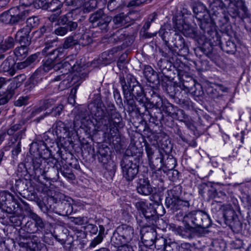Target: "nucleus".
I'll use <instances>...</instances> for the list:
<instances>
[{
  "label": "nucleus",
  "instance_id": "1",
  "mask_svg": "<svg viewBox=\"0 0 251 251\" xmlns=\"http://www.w3.org/2000/svg\"><path fill=\"white\" fill-rule=\"evenodd\" d=\"M85 133V137L81 141L79 138L73 137L68 139L70 145L75 152H81L85 166L83 173L88 178L94 179V134L92 132Z\"/></svg>",
  "mask_w": 251,
  "mask_h": 251
},
{
  "label": "nucleus",
  "instance_id": "2",
  "mask_svg": "<svg viewBox=\"0 0 251 251\" xmlns=\"http://www.w3.org/2000/svg\"><path fill=\"white\" fill-rule=\"evenodd\" d=\"M68 57L65 59H56L55 60V71H60L62 75H67L71 72H76V74L74 75L71 82L75 84L78 82V77L80 79H84L88 75L89 71L86 70L89 66L90 63L86 62V59L84 57L77 58L75 60L70 59Z\"/></svg>",
  "mask_w": 251,
  "mask_h": 251
},
{
  "label": "nucleus",
  "instance_id": "3",
  "mask_svg": "<svg viewBox=\"0 0 251 251\" xmlns=\"http://www.w3.org/2000/svg\"><path fill=\"white\" fill-rule=\"evenodd\" d=\"M95 127L98 131H108V127L113 125V113H119L115 109H110L108 111L103 103L101 95L99 93L95 95Z\"/></svg>",
  "mask_w": 251,
  "mask_h": 251
},
{
  "label": "nucleus",
  "instance_id": "4",
  "mask_svg": "<svg viewBox=\"0 0 251 251\" xmlns=\"http://www.w3.org/2000/svg\"><path fill=\"white\" fill-rule=\"evenodd\" d=\"M48 19L51 23H55L57 27L54 29L53 33L58 36H63L68 32L75 31L78 27V24L74 21L73 13H67L61 15L60 11L55 14H51Z\"/></svg>",
  "mask_w": 251,
  "mask_h": 251
},
{
  "label": "nucleus",
  "instance_id": "5",
  "mask_svg": "<svg viewBox=\"0 0 251 251\" xmlns=\"http://www.w3.org/2000/svg\"><path fill=\"white\" fill-rule=\"evenodd\" d=\"M29 153L26 155L45 173V165L43 163V160L48 159L52 155L53 152L52 150L47 146V143L42 140L32 142L30 144Z\"/></svg>",
  "mask_w": 251,
  "mask_h": 251
},
{
  "label": "nucleus",
  "instance_id": "6",
  "mask_svg": "<svg viewBox=\"0 0 251 251\" xmlns=\"http://www.w3.org/2000/svg\"><path fill=\"white\" fill-rule=\"evenodd\" d=\"M24 163H20L17 170V176L18 178H25L27 180H34L39 183L44 185L40 179L41 175H44L45 173L31 160L27 155L25 159ZM47 187V184H44Z\"/></svg>",
  "mask_w": 251,
  "mask_h": 251
},
{
  "label": "nucleus",
  "instance_id": "7",
  "mask_svg": "<svg viewBox=\"0 0 251 251\" xmlns=\"http://www.w3.org/2000/svg\"><path fill=\"white\" fill-rule=\"evenodd\" d=\"M113 125L108 127V131H103V141L112 145L117 151L123 149L120 137L117 134L118 128L123 126L122 118L120 113H113Z\"/></svg>",
  "mask_w": 251,
  "mask_h": 251
},
{
  "label": "nucleus",
  "instance_id": "8",
  "mask_svg": "<svg viewBox=\"0 0 251 251\" xmlns=\"http://www.w3.org/2000/svg\"><path fill=\"white\" fill-rule=\"evenodd\" d=\"M17 238L19 246L25 251H47L45 244L41 242L40 236L27 232L22 228L18 231Z\"/></svg>",
  "mask_w": 251,
  "mask_h": 251
},
{
  "label": "nucleus",
  "instance_id": "9",
  "mask_svg": "<svg viewBox=\"0 0 251 251\" xmlns=\"http://www.w3.org/2000/svg\"><path fill=\"white\" fill-rule=\"evenodd\" d=\"M94 100L92 99L87 105L89 111H87L82 105L76 106L73 110V112L75 115V119L76 120L80 121L82 125L84 126L85 132H89L94 134V123L91 119V118H94Z\"/></svg>",
  "mask_w": 251,
  "mask_h": 251
},
{
  "label": "nucleus",
  "instance_id": "10",
  "mask_svg": "<svg viewBox=\"0 0 251 251\" xmlns=\"http://www.w3.org/2000/svg\"><path fill=\"white\" fill-rule=\"evenodd\" d=\"M120 79L122 89L123 90V86H125L124 84H125L128 87L129 95L134 97L139 105H144L147 99L143 87L135 77L131 74H127L126 77L120 75Z\"/></svg>",
  "mask_w": 251,
  "mask_h": 251
},
{
  "label": "nucleus",
  "instance_id": "11",
  "mask_svg": "<svg viewBox=\"0 0 251 251\" xmlns=\"http://www.w3.org/2000/svg\"><path fill=\"white\" fill-rule=\"evenodd\" d=\"M209 15L212 17V20L217 21L219 27L224 29V27L228 24L229 18L226 15V3L222 0H209Z\"/></svg>",
  "mask_w": 251,
  "mask_h": 251
},
{
  "label": "nucleus",
  "instance_id": "12",
  "mask_svg": "<svg viewBox=\"0 0 251 251\" xmlns=\"http://www.w3.org/2000/svg\"><path fill=\"white\" fill-rule=\"evenodd\" d=\"M129 157H122L120 164L123 177L128 181L133 180L139 172L140 162Z\"/></svg>",
  "mask_w": 251,
  "mask_h": 251
},
{
  "label": "nucleus",
  "instance_id": "13",
  "mask_svg": "<svg viewBox=\"0 0 251 251\" xmlns=\"http://www.w3.org/2000/svg\"><path fill=\"white\" fill-rule=\"evenodd\" d=\"M184 219L196 227L203 229L209 227L212 224L209 215L202 210L191 211L184 216Z\"/></svg>",
  "mask_w": 251,
  "mask_h": 251
},
{
  "label": "nucleus",
  "instance_id": "14",
  "mask_svg": "<svg viewBox=\"0 0 251 251\" xmlns=\"http://www.w3.org/2000/svg\"><path fill=\"white\" fill-rule=\"evenodd\" d=\"M157 65L167 80H171L172 77L170 75L172 73L173 69L176 68L178 74H180L188 68V66L182 62H172L166 59L159 60L157 62Z\"/></svg>",
  "mask_w": 251,
  "mask_h": 251
},
{
  "label": "nucleus",
  "instance_id": "15",
  "mask_svg": "<svg viewBox=\"0 0 251 251\" xmlns=\"http://www.w3.org/2000/svg\"><path fill=\"white\" fill-rule=\"evenodd\" d=\"M197 19L199 20L198 25L204 36L213 39H214L215 36L218 40L219 36L217 34L215 26L217 24V21L212 20V17L209 14L200 15Z\"/></svg>",
  "mask_w": 251,
  "mask_h": 251
},
{
  "label": "nucleus",
  "instance_id": "16",
  "mask_svg": "<svg viewBox=\"0 0 251 251\" xmlns=\"http://www.w3.org/2000/svg\"><path fill=\"white\" fill-rule=\"evenodd\" d=\"M30 218L31 220L28 221L25 225V227L27 230L26 232L33 234H46L48 230V223L33 212L30 213Z\"/></svg>",
  "mask_w": 251,
  "mask_h": 251
},
{
  "label": "nucleus",
  "instance_id": "17",
  "mask_svg": "<svg viewBox=\"0 0 251 251\" xmlns=\"http://www.w3.org/2000/svg\"><path fill=\"white\" fill-rule=\"evenodd\" d=\"M74 122H63L61 121L56 122L54 132L57 139H68L73 137L78 138L77 131L74 129Z\"/></svg>",
  "mask_w": 251,
  "mask_h": 251
},
{
  "label": "nucleus",
  "instance_id": "18",
  "mask_svg": "<svg viewBox=\"0 0 251 251\" xmlns=\"http://www.w3.org/2000/svg\"><path fill=\"white\" fill-rule=\"evenodd\" d=\"M158 89L157 87H151L147 89L146 92L147 100L144 105H142L145 112H146L148 108L160 109L163 105L164 101L158 94Z\"/></svg>",
  "mask_w": 251,
  "mask_h": 251
},
{
  "label": "nucleus",
  "instance_id": "19",
  "mask_svg": "<svg viewBox=\"0 0 251 251\" xmlns=\"http://www.w3.org/2000/svg\"><path fill=\"white\" fill-rule=\"evenodd\" d=\"M125 86H123V94L124 96V101L126 103L127 106V112L130 113L133 112H135L140 114H144L145 112L144 109L142 108L141 105L140 106L137 105L135 103L134 99V97L132 95H129V91L128 87L124 84Z\"/></svg>",
  "mask_w": 251,
  "mask_h": 251
},
{
  "label": "nucleus",
  "instance_id": "20",
  "mask_svg": "<svg viewBox=\"0 0 251 251\" xmlns=\"http://www.w3.org/2000/svg\"><path fill=\"white\" fill-rule=\"evenodd\" d=\"M141 240L144 245L147 247H151L154 244L156 238L155 229L150 226L143 227L141 230Z\"/></svg>",
  "mask_w": 251,
  "mask_h": 251
},
{
  "label": "nucleus",
  "instance_id": "21",
  "mask_svg": "<svg viewBox=\"0 0 251 251\" xmlns=\"http://www.w3.org/2000/svg\"><path fill=\"white\" fill-rule=\"evenodd\" d=\"M109 18L104 14L103 9H99L95 12V28L97 32H106L109 23Z\"/></svg>",
  "mask_w": 251,
  "mask_h": 251
},
{
  "label": "nucleus",
  "instance_id": "22",
  "mask_svg": "<svg viewBox=\"0 0 251 251\" xmlns=\"http://www.w3.org/2000/svg\"><path fill=\"white\" fill-rule=\"evenodd\" d=\"M55 40L54 39L50 40V42L47 41L45 43V47L42 50V53L44 55L46 56H53L56 59H62L65 56V50L66 48H64V46L58 47L56 49H53L50 51V49L52 47L51 44L54 42Z\"/></svg>",
  "mask_w": 251,
  "mask_h": 251
},
{
  "label": "nucleus",
  "instance_id": "23",
  "mask_svg": "<svg viewBox=\"0 0 251 251\" xmlns=\"http://www.w3.org/2000/svg\"><path fill=\"white\" fill-rule=\"evenodd\" d=\"M10 15V25H15L23 24L26 19V12L25 10H22L20 6L12 7L8 9V11Z\"/></svg>",
  "mask_w": 251,
  "mask_h": 251
},
{
  "label": "nucleus",
  "instance_id": "24",
  "mask_svg": "<svg viewBox=\"0 0 251 251\" xmlns=\"http://www.w3.org/2000/svg\"><path fill=\"white\" fill-rule=\"evenodd\" d=\"M171 43L172 44V47L180 52L181 56H185L189 53V48L181 35L177 33L173 34Z\"/></svg>",
  "mask_w": 251,
  "mask_h": 251
},
{
  "label": "nucleus",
  "instance_id": "25",
  "mask_svg": "<svg viewBox=\"0 0 251 251\" xmlns=\"http://www.w3.org/2000/svg\"><path fill=\"white\" fill-rule=\"evenodd\" d=\"M16 60L12 55L8 56L0 65V72L13 76L16 73Z\"/></svg>",
  "mask_w": 251,
  "mask_h": 251
},
{
  "label": "nucleus",
  "instance_id": "26",
  "mask_svg": "<svg viewBox=\"0 0 251 251\" xmlns=\"http://www.w3.org/2000/svg\"><path fill=\"white\" fill-rule=\"evenodd\" d=\"M28 205H0V209L2 211L10 214H14L16 216H20L25 215L24 207L25 210H26Z\"/></svg>",
  "mask_w": 251,
  "mask_h": 251
},
{
  "label": "nucleus",
  "instance_id": "27",
  "mask_svg": "<svg viewBox=\"0 0 251 251\" xmlns=\"http://www.w3.org/2000/svg\"><path fill=\"white\" fill-rule=\"evenodd\" d=\"M176 33L175 31L171 29V26L169 24H164L162 25L158 31V35L164 42L165 46L170 45L172 40L173 34Z\"/></svg>",
  "mask_w": 251,
  "mask_h": 251
},
{
  "label": "nucleus",
  "instance_id": "28",
  "mask_svg": "<svg viewBox=\"0 0 251 251\" xmlns=\"http://www.w3.org/2000/svg\"><path fill=\"white\" fill-rule=\"evenodd\" d=\"M171 44L169 46H166L162 51V55L167 60H169L170 61L178 63L182 62L180 59L177 58V56H181L180 52L176 50V49H173Z\"/></svg>",
  "mask_w": 251,
  "mask_h": 251
},
{
  "label": "nucleus",
  "instance_id": "29",
  "mask_svg": "<svg viewBox=\"0 0 251 251\" xmlns=\"http://www.w3.org/2000/svg\"><path fill=\"white\" fill-rule=\"evenodd\" d=\"M33 184L32 180L19 178L15 180V187L16 191L19 193L25 190L31 192L34 189Z\"/></svg>",
  "mask_w": 251,
  "mask_h": 251
},
{
  "label": "nucleus",
  "instance_id": "30",
  "mask_svg": "<svg viewBox=\"0 0 251 251\" xmlns=\"http://www.w3.org/2000/svg\"><path fill=\"white\" fill-rule=\"evenodd\" d=\"M24 28L21 29L15 35V41L19 43L21 46L28 47L31 44V38L29 35L30 32Z\"/></svg>",
  "mask_w": 251,
  "mask_h": 251
},
{
  "label": "nucleus",
  "instance_id": "31",
  "mask_svg": "<svg viewBox=\"0 0 251 251\" xmlns=\"http://www.w3.org/2000/svg\"><path fill=\"white\" fill-rule=\"evenodd\" d=\"M15 94L7 87L5 91H0V109L7 111L9 109L8 103Z\"/></svg>",
  "mask_w": 251,
  "mask_h": 251
},
{
  "label": "nucleus",
  "instance_id": "32",
  "mask_svg": "<svg viewBox=\"0 0 251 251\" xmlns=\"http://www.w3.org/2000/svg\"><path fill=\"white\" fill-rule=\"evenodd\" d=\"M18 199H16L15 197L8 191H0V204H9L13 202L15 204H20L19 200H20L23 204H27L26 202H24L21 198L17 197Z\"/></svg>",
  "mask_w": 251,
  "mask_h": 251
},
{
  "label": "nucleus",
  "instance_id": "33",
  "mask_svg": "<svg viewBox=\"0 0 251 251\" xmlns=\"http://www.w3.org/2000/svg\"><path fill=\"white\" fill-rule=\"evenodd\" d=\"M181 186L178 185L174 187L173 189L168 191V196L166 197L165 204H177L180 202L188 203V201H182L176 195V192L179 190L180 191Z\"/></svg>",
  "mask_w": 251,
  "mask_h": 251
},
{
  "label": "nucleus",
  "instance_id": "34",
  "mask_svg": "<svg viewBox=\"0 0 251 251\" xmlns=\"http://www.w3.org/2000/svg\"><path fill=\"white\" fill-rule=\"evenodd\" d=\"M136 189L138 193L143 195H149L152 191V187L148 178L139 179Z\"/></svg>",
  "mask_w": 251,
  "mask_h": 251
},
{
  "label": "nucleus",
  "instance_id": "35",
  "mask_svg": "<svg viewBox=\"0 0 251 251\" xmlns=\"http://www.w3.org/2000/svg\"><path fill=\"white\" fill-rule=\"evenodd\" d=\"M176 27L178 31L181 32L185 36L192 38H194L198 36L197 31L193 27L189 26L187 24H181L177 22L176 23Z\"/></svg>",
  "mask_w": 251,
  "mask_h": 251
},
{
  "label": "nucleus",
  "instance_id": "36",
  "mask_svg": "<svg viewBox=\"0 0 251 251\" xmlns=\"http://www.w3.org/2000/svg\"><path fill=\"white\" fill-rule=\"evenodd\" d=\"M148 111L150 118L149 121L150 123H151L156 126L162 124L164 121V116L160 109L153 108L151 109L150 111Z\"/></svg>",
  "mask_w": 251,
  "mask_h": 251
},
{
  "label": "nucleus",
  "instance_id": "37",
  "mask_svg": "<svg viewBox=\"0 0 251 251\" xmlns=\"http://www.w3.org/2000/svg\"><path fill=\"white\" fill-rule=\"evenodd\" d=\"M116 230L128 244L132 240L134 235V230L131 226L127 225H122L119 226Z\"/></svg>",
  "mask_w": 251,
  "mask_h": 251
},
{
  "label": "nucleus",
  "instance_id": "38",
  "mask_svg": "<svg viewBox=\"0 0 251 251\" xmlns=\"http://www.w3.org/2000/svg\"><path fill=\"white\" fill-rule=\"evenodd\" d=\"M165 151H162L157 154L155 157L149 161V164L152 170H159L163 168V162L165 159Z\"/></svg>",
  "mask_w": 251,
  "mask_h": 251
},
{
  "label": "nucleus",
  "instance_id": "39",
  "mask_svg": "<svg viewBox=\"0 0 251 251\" xmlns=\"http://www.w3.org/2000/svg\"><path fill=\"white\" fill-rule=\"evenodd\" d=\"M198 189L199 194L207 201L215 191V188L210 183H202L199 185Z\"/></svg>",
  "mask_w": 251,
  "mask_h": 251
},
{
  "label": "nucleus",
  "instance_id": "40",
  "mask_svg": "<svg viewBox=\"0 0 251 251\" xmlns=\"http://www.w3.org/2000/svg\"><path fill=\"white\" fill-rule=\"evenodd\" d=\"M213 47L211 43L209 41H205L203 44L195 50L196 54L197 55V51L199 50L201 51L211 60H214L215 59V57L214 53L213 52Z\"/></svg>",
  "mask_w": 251,
  "mask_h": 251
},
{
  "label": "nucleus",
  "instance_id": "41",
  "mask_svg": "<svg viewBox=\"0 0 251 251\" xmlns=\"http://www.w3.org/2000/svg\"><path fill=\"white\" fill-rule=\"evenodd\" d=\"M110 151L109 148L106 145H99L98 147L97 156L100 162L105 164L108 161L109 158L108 153Z\"/></svg>",
  "mask_w": 251,
  "mask_h": 251
},
{
  "label": "nucleus",
  "instance_id": "42",
  "mask_svg": "<svg viewBox=\"0 0 251 251\" xmlns=\"http://www.w3.org/2000/svg\"><path fill=\"white\" fill-rule=\"evenodd\" d=\"M217 44L220 46L221 49L227 53L233 54L236 51V46L235 44L230 40H228L225 43H223L221 40V37L218 40H216Z\"/></svg>",
  "mask_w": 251,
  "mask_h": 251
},
{
  "label": "nucleus",
  "instance_id": "43",
  "mask_svg": "<svg viewBox=\"0 0 251 251\" xmlns=\"http://www.w3.org/2000/svg\"><path fill=\"white\" fill-rule=\"evenodd\" d=\"M141 149L135 146L132 145L128 147L126 151L125 154L123 157H129L131 158L132 160H137L140 162V157H141Z\"/></svg>",
  "mask_w": 251,
  "mask_h": 251
},
{
  "label": "nucleus",
  "instance_id": "44",
  "mask_svg": "<svg viewBox=\"0 0 251 251\" xmlns=\"http://www.w3.org/2000/svg\"><path fill=\"white\" fill-rule=\"evenodd\" d=\"M163 91L172 99L175 100L179 96L181 92H179L177 86L174 84L162 83Z\"/></svg>",
  "mask_w": 251,
  "mask_h": 251
},
{
  "label": "nucleus",
  "instance_id": "45",
  "mask_svg": "<svg viewBox=\"0 0 251 251\" xmlns=\"http://www.w3.org/2000/svg\"><path fill=\"white\" fill-rule=\"evenodd\" d=\"M177 234L184 238H191L194 235L195 228L189 225H186L184 226H178L176 230Z\"/></svg>",
  "mask_w": 251,
  "mask_h": 251
},
{
  "label": "nucleus",
  "instance_id": "46",
  "mask_svg": "<svg viewBox=\"0 0 251 251\" xmlns=\"http://www.w3.org/2000/svg\"><path fill=\"white\" fill-rule=\"evenodd\" d=\"M64 0H51L48 2L45 10L51 11V14H55L60 11V14L62 13L61 10L63 6Z\"/></svg>",
  "mask_w": 251,
  "mask_h": 251
},
{
  "label": "nucleus",
  "instance_id": "47",
  "mask_svg": "<svg viewBox=\"0 0 251 251\" xmlns=\"http://www.w3.org/2000/svg\"><path fill=\"white\" fill-rule=\"evenodd\" d=\"M227 3V5H226L227 13L228 15L233 18H236L239 16V8L242 10L241 6H239L237 1H231Z\"/></svg>",
  "mask_w": 251,
  "mask_h": 251
},
{
  "label": "nucleus",
  "instance_id": "48",
  "mask_svg": "<svg viewBox=\"0 0 251 251\" xmlns=\"http://www.w3.org/2000/svg\"><path fill=\"white\" fill-rule=\"evenodd\" d=\"M15 45V40L11 36L4 35L3 41L0 44V52H5L13 48Z\"/></svg>",
  "mask_w": 251,
  "mask_h": 251
},
{
  "label": "nucleus",
  "instance_id": "49",
  "mask_svg": "<svg viewBox=\"0 0 251 251\" xmlns=\"http://www.w3.org/2000/svg\"><path fill=\"white\" fill-rule=\"evenodd\" d=\"M46 172L44 175H41L44 179L51 181L52 182L56 181L59 178V168H50L47 170L45 167Z\"/></svg>",
  "mask_w": 251,
  "mask_h": 251
},
{
  "label": "nucleus",
  "instance_id": "50",
  "mask_svg": "<svg viewBox=\"0 0 251 251\" xmlns=\"http://www.w3.org/2000/svg\"><path fill=\"white\" fill-rule=\"evenodd\" d=\"M26 76L24 74H20L14 78L10 82L7 88L12 92L19 88L23 84L24 81L26 80Z\"/></svg>",
  "mask_w": 251,
  "mask_h": 251
},
{
  "label": "nucleus",
  "instance_id": "51",
  "mask_svg": "<svg viewBox=\"0 0 251 251\" xmlns=\"http://www.w3.org/2000/svg\"><path fill=\"white\" fill-rule=\"evenodd\" d=\"M106 164L104 176L108 180H112L117 169L116 164L114 161H107Z\"/></svg>",
  "mask_w": 251,
  "mask_h": 251
},
{
  "label": "nucleus",
  "instance_id": "52",
  "mask_svg": "<svg viewBox=\"0 0 251 251\" xmlns=\"http://www.w3.org/2000/svg\"><path fill=\"white\" fill-rule=\"evenodd\" d=\"M222 208L223 210L225 224L227 223V221H230L235 217L237 216L234 210L231 207V205H223Z\"/></svg>",
  "mask_w": 251,
  "mask_h": 251
},
{
  "label": "nucleus",
  "instance_id": "53",
  "mask_svg": "<svg viewBox=\"0 0 251 251\" xmlns=\"http://www.w3.org/2000/svg\"><path fill=\"white\" fill-rule=\"evenodd\" d=\"M56 59L53 56H46V58L43 60L42 66L39 69H41L43 73H47L51 69L54 70Z\"/></svg>",
  "mask_w": 251,
  "mask_h": 251
},
{
  "label": "nucleus",
  "instance_id": "54",
  "mask_svg": "<svg viewBox=\"0 0 251 251\" xmlns=\"http://www.w3.org/2000/svg\"><path fill=\"white\" fill-rule=\"evenodd\" d=\"M136 206L146 218H150L155 214V210L154 209L152 205H136Z\"/></svg>",
  "mask_w": 251,
  "mask_h": 251
},
{
  "label": "nucleus",
  "instance_id": "55",
  "mask_svg": "<svg viewBox=\"0 0 251 251\" xmlns=\"http://www.w3.org/2000/svg\"><path fill=\"white\" fill-rule=\"evenodd\" d=\"M107 7L111 12H119L124 7V0H109L107 3Z\"/></svg>",
  "mask_w": 251,
  "mask_h": 251
},
{
  "label": "nucleus",
  "instance_id": "56",
  "mask_svg": "<svg viewBox=\"0 0 251 251\" xmlns=\"http://www.w3.org/2000/svg\"><path fill=\"white\" fill-rule=\"evenodd\" d=\"M111 243L112 245L115 247L120 248L121 246L128 244L126 241L120 234L118 231L116 230L114 232L111 238Z\"/></svg>",
  "mask_w": 251,
  "mask_h": 251
},
{
  "label": "nucleus",
  "instance_id": "57",
  "mask_svg": "<svg viewBox=\"0 0 251 251\" xmlns=\"http://www.w3.org/2000/svg\"><path fill=\"white\" fill-rule=\"evenodd\" d=\"M57 100L56 98H51L49 96H46L44 99L39 101V104L44 111L52 107Z\"/></svg>",
  "mask_w": 251,
  "mask_h": 251
},
{
  "label": "nucleus",
  "instance_id": "58",
  "mask_svg": "<svg viewBox=\"0 0 251 251\" xmlns=\"http://www.w3.org/2000/svg\"><path fill=\"white\" fill-rule=\"evenodd\" d=\"M130 21V18L123 13H120L115 16L113 18V22L118 26H128L129 24L126 25Z\"/></svg>",
  "mask_w": 251,
  "mask_h": 251
},
{
  "label": "nucleus",
  "instance_id": "59",
  "mask_svg": "<svg viewBox=\"0 0 251 251\" xmlns=\"http://www.w3.org/2000/svg\"><path fill=\"white\" fill-rule=\"evenodd\" d=\"M40 20L39 16H33L29 17L26 20L25 27L23 28L28 30V32H31L33 28L37 27L39 25Z\"/></svg>",
  "mask_w": 251,
  "mask_h": 251
},
{
  "label": "nucleus",
  "instance_id": "60",
  "mask_svg": "<svg viewBox=\"0 0 251 251\" xmlns=\"http://www.w3.org/2000/svg\"><path fill=\"white\" fill-rule=\"evenodd\" d=\"M153 246L158 250L161 249L166 251H169L171 246V242L168 243L167 239L162 237L158 238L156 237V239L154 240V244Z\"/></svg>",
  "mask_w": 251,
  "mask_h": 251
},
{
  "label": "nucleus",
  "instance_id": "61",
  "mask_svg": "<svg viewBox=\"0 0 251 251\" xmlns=\"http://www.w3.org/2000/svg\"><path fill=\"white\" fill-rule=\"evenodd\" d=\"M164 155L165 159L163 162V167L168 170H173L176 165V159L172 155L167 154L165 151Z\"/></svg>",
  "mask_w": 251,
  "mask_h": 251
},
{
  "label": "nucleus",
  "instance_id": "62",
  "mask_svg": "<svg viewBox=\"0 0 251 251\" xmlns=\"http://www.w3.org/2000/svg\"><path fill=\"white\" fill-rule=\"evenodd\" d=\"M178 109V107L168 101H164L163 105L161 107V108H160L162 112L163 111L168 115L173 117H175L176 111H177Z\"/></svg>",
  "mask_w": 251,
  "mask_h": 251
},
{
  "label": "nucleus",
  "instance_id": "63",
  "mask_svg": "<svg viewBox=\"0 0 251 251\" xmlns=\"http://www.w3.org/2000/svg\"><path fill=\"white\" fill-rule=\"evenodd\" d=\"M64 109L65 105L63 104V102H61L56 104H55L48 112L50 115L58 118L63 114Z\"/></svg>",
  "mask_w": 251,
  "mask_h": 251
},
{
  "label": "nucleus",
  "instance_id": "64",
  "mask_svg": "<svg viewBox=\"0 0 251 251\" xmlns=\"http://www.w3.org/2000/svg\"><path fill=\"white\" fill-rule=\"evenodd\" d=\"M28 47L21 46L17 47L14 51V56L16 57V60H22L25 58L28 54Z\"/></svg>",
  "mask_w": 251,
  "mask_h": 251
}]
</instances>
